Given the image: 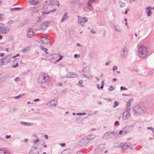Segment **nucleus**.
<instances>
[{
	"label": "nucleus",
	"instance_id": "54",
	"mask_svg": "<svg viewBox=\"0 0 154 154\" xmlns=\"http://www.w3.org/2000/svg\"><path fill=\"white\" fill-rule=\"evenodd\" d=\"M91 33H92L94 34H95L96 33V32L94 31V30L93 29H91Z\"/></svg>",
	"mask_w": 154,
	"mask_h": 154
},
{
	"label": "nucleus",
	"instance_id": "4",
	"mask_svg": "<svg viewBox=\"0 0 154 154\" xmlns=\"http://www.w3.org/2000/svg\"><path fill=\"white\" fill-rule=\"evenodd\" d=\"M133 129V128L132 125H126L125 127L123 129V133L124 135V133L126 134L131 132Z\"/></svg>",
	"mask_w": 154,
	"mask_h": 154
},
{
	"label": "nucleus",
	"instance_id": "6",
	"mask_svg": "<svg viewBox=\"0 0 154 154\" xmlns=\"http://www.w3.org/2000/svg\"><path fill=\"white\" fill-rule=\"evenodd\" d=\"M77 18L78 20L79 24L82 26H83L85 23L88 21V19L85 17H81L79 15H78Z\"/></svg>",
	"mask_w": 154,
	"mask_h": 154
},
{
	"label": "nucleus",
	"instance_id": "57",
	"mask_svg": "<svg viewBox=\"0 0 154 154\" xmlns=\"http://www.w3.org/2000/svg\"><path fill=\"white\" fill-rule=\"evenodd\" d=\"M63 57V56H62V55H60L59 58V60H61Z\"/></svg>",
	"mask_w": 154,
	"mask_h": 154
},
{
	"label": "nucleus",
	"instance_id": "51",
	"mask_svg": "<svg viewBox=\"0 0 154 154\" xmlns=\"http://www.w3.org/2000/svg\"><path fill=\"white\" fill-rule=\"evenodd\" d=\"M27 51V50L26 49V48H23V50H22V52H23V53H24V52H26V51Z\"/></svg>",
	"mask_w": 154,
	"mask_h": 154
},
{
	"label": "nucleus",
	"instance_id": "64",
	"mask_svg": "<svg viewBox=\"0 0 154 154\" xmlns=\"http://www.w3.org/2000/svg\"><path fill=\"white\" fill-rule=\"evenodd\" d=\"M104 80H103V81H102L101 82V85H104Z\"/></svg>",
	"mask_w": 154,
	"mask_h": 154
},
{
	"label": "nucleus",
	"instance_id": "50",
	"mask_svg": "<svg viewBox=\"0 0 154 154\" xmlns=\"http://www.w3.org/2000/svg\"><path fill=\"white\" fill-rule=\"evenodd\" d=\"M83 76L84 77H85L86 78H88V79H89L90 78L88 76L86 75L85 74H83Z\"/></svg>",
	"mask_w": 154,
	"mask_h": 154
},
{
	"label": "nucleus",
	"instance_id": "13",
	"mask_svg": "<svg viewBox=\"0 0 154 154\" xmlns=\"http://www.w3.org/2000/svg\"><path fill=\"white\" fill-rule=\"evenodd\" d=\"M78 75L75 73L71 72L69 74H67L66 76V78H73L75 77H77Z\"/></svg>",
	"mask_w": 154,
	"mask_h": 154
},
{
	"label": "nucleus",
	"instance_id": "29",
	"mask_svg": "<svg viewBox=\"0 0 154 154\" xmlns=\"http://www.w3.org/2000/svg\"><path fill=\"white\" fill-rule=\"evenodd\" d=\"M147 12H146L147 14L148 17H150L151 16L152 14L151 10H147Z\"/></svg>",
	"mask_w": 154,
	"mask_h": 154
},
{
	"label": "nucleus",
	"instance_id": "59",
	"mask_svg": "<svg viewBox=\"0 0 154 154\" xmlns=\"http://www.w3.org/2000/svg\"><path fill=\"white\" fill-rule=\"evenodd\" d=\"M60 145L61 146L63 147L65 146V144L64 143H60Z\"/></svg>",
	"mask_w": 154,
	"mask_h": 154
},
{
	"label": "nucleus",
	"instance_id": "60",
	"mask_svg": "<svg viewBox=\"0 0 154 154\" xmlns=\"http://www.w3.org/2000/svg\"><path fill=\"white\" fill-rule=\"evenodd\" d=\"M44 137H45V138L46 139H48V136L47 135V134L45 135L44 136Z\"/></svg>",
	"mask_w": 154,
	"mask_h": 154
},
{
	"label": "nucleus",
	"instance_id": "19",
	"mask_svg": "<svg viewBox=\"0 0 154 154\" xmlns=\"http://www.w3.org/2000/svg\"><path fill=\"white\" fill-rule=\"evenodd\" d=\"M39 0H30L29 3L33 5H35L39 3Z\"/></svg>",
	"mask_w": 154,
	"mask_h": 154
},
{
	"label": "nucleus",
	"instance_id": "37",
	"mask_svg": "<svg viewBox=\"0 0 154 154\" xmlns=\"http://www.w3.org/2000/svg\"><path fill=\"white\" fill-rule=\"evenodd\" d=\"M86 114V112H83L82 113H79L76 114L77 115L81 116L82 115H85Z\"/></svg>",
	"mask_w": 154,
	"mask_h": 154
},
{
	"label": "nucleus",
	"instance_id": "17",
	"mask_svg": "<svg viewBox=\"0 0 154 154\" xmlns=\"http://www.w3.org/2000/svg\"><path fill=\"white\" fill-rule=\"evenodd\" d=\"M47 5L48 4V7L54 5V2L53 0H47L45 2Z\"/></svg>",
	"mask_w": 154,
	"mask_h": 154
},
{
	"label": "nucleus",
	"instance_id": "46",
	"mask_svg": "<svg viewBox=\"0 0 154 154\" xmlns=\"http://www.w3.org/2000/svg\"><path fill=\"white\" fill-rule=\"evenodd\" d=\"M74 57L75 58H77L78 57H80V55H79V54H75L74 55Z\"/></svg>",
	"mask_w": 154,
	"mask_h": 154
},
{
	"label": "nucleus",
	"instance_id": "22",
	"mask_svg": "<svg viewBox=\"0 0 154 154\" xmlns=\"http://www.w3.org/2000/svg\"><path fill=\"white\" fill-rule=\"evenodd\" d=\"M69 149H67L61 152V154H69L70 153L69 152Z\"/></svg>",
	"mask_w": 154,
	"mask_h": 154
},
{
	"label": "nucleus",
	"instance_id": "12",
	"mask_svg": "<svg viewBox=\"0 0 154 154\" xmlns=\"http://www.w3.org/2000/svg\"><path fill=\"white\" fill-rule=\"evenodd\" d=\"M40 41L43 44H48L50 40L49 39L46 37H42L40 39Z\"/></svg>",
	"mask_w": 154,
	"mask_h": 154
},
{
	"label": "nucleus",
	"instance_id": "33",
	"mask_svg": "<svg viewBox=\"0 0 154 154\" xmlns=\"http://www.w3.org/2000/svg\"><path fill=\"white\" fill-rule=\"evenodd\" d=\"M39 141V139H36L33 140V143L34 144V145H36V143Z\"/></svg>",
	"mask_w": 154,
	"mask_h": 154
},
{
	"label": "nucleus",
	"instance_id": "16",
	"mask_svg": "<svg viewBox=\"0 0 154 154\" xmlns=\"http://www.w3.org/2000/svg\"><path fill=\"white\" fill-rule=\"evenodd\" d=\"M44 76L41 75L40 76L38 79V82L39 83L41 84H43L45 82V80Z\"/></svg>",
	"mask_w": 154,
	"mask_h": 154
},
{
	"label": "nucleus",
	"instance_id": "62",
	"mask_svg": "<svg viewBox=\"0 0 154 154\" xmlns=\"http://www.w3.org/2000/svg\"><path fill=\"white\" fill-rule=\"evenodd\" d=\"M28 141V139L26 138L24 139L23 140V141L25 142H26Z\"/></svg>",
	"mask_w": 154,
	"mask_h": 154
},
{
	"label": "nucleus",
	"instance_id": "10",
	"mask_svg": "<svg viewBox=\"0 0 154 154\" xmlns=\"http://www.w3.org/2000/svg\"><path fill=\"white\" fill-rule=\"evenodd\" d=\"M129 116L130 113L129 112L126 110L123 113L122 119L124 120H126L129 117Z\"/></svg>",
	"mask_w": 154,
	"mask_h": 154
},
{
	"label": "nucleus",
	"instance_id": "25",
	"mask_svg": "<svg viewBox=\"0 0 154 154\" xmlns=\"http://www.w3.org/2000/svg\"><path fill=\"white\" fill-rule=\"evenodd\" d=\"M83 83V81L82 80H80L79 82V86L81 87H83L84 86V85H82Z\"/></svg>",
	"mask_w": 154,
	"mask_h": 154
},
{
	"label": "nucleus",
	"instance_id": "8",
	"mask_svg": "<svg viewBox=\"0 0 154 154\" xmlns=\"http://www.w3.org/2000/svg\"><path fill=\"white\" fill-rule=\"evenodd\" d=\"M121 54L124 58H127L128 55V49L126 47H125L121 51Z\"/></svg>",
	"mask_w": 154,
	"mask_h": 154
},
{
	"label": "nucleus",
	"instance_id": "28",
	"mask_svg": "<svg viewBox=\"0 0 154 154\" xmlns=\"http://www.w3.org/2000/svg\"><path fill=\"white\" fill-rule=\"evenodd\" d=\"M119 105V103L117 101H115L114 102V105L112 107L113 108H116L117 106H118Z\"/></svg>",
	"mask_w": 154,
	"mask_h": 154
},
{
	"label": "nucleus",
	"instance_id": "41",
	"mask_svg": "<svg viewBox=\"0 0 154 154\" xmlns=\"http://www.w3.org/2000/svg\"><path fill=\"white\" fill-rule=\"evenodd\" d=\"M13 22L14 21L12 20H10L8 22V24L9 25H10L13 23Z\"/></svg>",
	"mask_w": 154,
	"mask_h": 154
},
{
	"label": "nucleus",
	"instance_id": "52",
	"mask_svg": "<svg viewBox=\"0 0 154 154\" xmlns=\"http://www.w3.org/2000/svg\"><path fill=\"white\" fill-rule=\"evenodd\" d=\"M145 10H152V7L151 6H149L148 7L146 8Z\"/></svg>",
	"mask_w": 154,
	"mask_h": 154
},
{
	"label": "nucleus",
	"instance_id": "34",
	"mask_svg": "<svg viewBox=\"0 0 154 154\" xmlns=\"http://www.w3.org/2000/svg\"><path fill=\"white\" fill-rule=\"evenodd\" d=\"M120 90L121 91L122 90H127L128 89L126 88V87H125L123 86H121L120 87Z\"/></svg>",
	"mask_w": 154,
	"mask_h": 154
},
{
	"label": "nucleus",
	"instance_id": "44",
	"mask_svg": "<svg viewBox=\"0 0 154 154\" xmlns=\"http://www.w3.org/2000/svg\"><path fill=\"white\" fill-rule=\"evenodd\" d=\"M55 4L57 6H59L60 3L58 1H56L55 2Z\"/></svg>",
	"mask_w": 154,
	"mask_h": 154
},
{
	"label": "nucleus",
	"instance_id": "18",
	"mask_svg": "<svg viewBox=\"0 0 154 154\" xmlns=\"http://www.w3.org/2000/svg\"><path fill=\"white\" fill-rule=\"evenodd\" d=\"M114 28L117 32H121V31L120 27L119 25H114Z\"/></svg>",
	"mask_w": 154,
	"mask_h": 154
},
{
	"label": "nucleus",
	"instance_id": "38",
	"mask_svg": "<svg viewBox=\"0 0 154 154\" xmlns=\"http://www.w3.org/2000/svg\"><path fill=\"white\" fill-rule=\"evenodd\" d=\"M113 90V88L112 86H111L109 88L108 90L109 91H112Z\"/></svg>",
	"mask_w": 154,
	"mask_h": 154
},
{
	"label": "nucleus",
	"instance_id": "3",
	"mask_svg": "<svg viewBox=\"0 0 154 154\" xmlns=\"http://www.w3.org/2000/svg\"><path fill=\"white\" fill-rule=\"evenodd\" d=\"M95 137L94 134L88 135L85 137L82 140V143H84V145L87 144L90 140L93 139Z\"/></svg>",
	"mask_w": 154,
	"mask_h": 154
},
{
	"label": "nucleus",
	"instance_id": "35",
	"mask_svg": "<svg viewBox=\"0 0 154 154\" xmlns=\"http://www.w3.org/2000/svg\"><path fill=\"white\" fill-rule=\"evenodd\" d=\"M23 8H11L10 10H21Z\"/></svg>",
	"mask_w": 154,
	"mask_h": 154
},
{
	"label": "nucleus",
	"instance_id": "48",
	"mask_svg": "<svg viewBox=\"0 0 154 154\" xmlns=\"http://www.w3.org/2000/svg\"><path fill=\"white\" fill-rule=\"evenodd\" d=\"M125 3H123L121 4V5H120V7H125Z\"/></svg>",
	"mask_w": 154,
	"mask_h": 154
},
{
	"label": "nucleus",
	"instance_id": "23",
	"mask_svg": "<svg viewBox=\"0 0 154 154\" xmlns=\"http://www.w3.org/2000/svg\"><path fill=\"white\" fill-rule=\"evenodd\" d=\"M31 123L29 122H26L23 121H21L20 122V124L22 125H24L26 126H30L31 125Z\"/></svg>",
	"mask_w": 154,
	"mask_h": 154
},
{
	"label": "nucleus",
	"instance_id": "14",
	"mask_svg": "<svg viewBox=\"0 0 154 154\" xmlns=\"http://www.w3.org/2000/svg\"><path fill=\"white\" fill-rule=\"evenodd\" d=\"M7 56H6L4 58L0 60V66H2L3 65L6 64L8 63L7 61L5 62L4 60H6L7 58Z\"/></svg>",
	"mask_w": 154,
	"mask_h": 154
},
{
	"label": "nucleus",
	"instance_id": "61",
	"mask_svg": "<svg viewBox=\"0 0 154 154\" xmlns=\"http://www.w3.org/2000/svg\"><path fill=\"white\" fill-rule=\"evenodd\" d=\"M39 101V99H35L34 100V102L38 101Z\"/></svg>",
	"mask_w": 154,
	"mask_h": 154
},
{
	"label": "nucleus",
	"instance_id": "45",
	"mask_svg": "<svg viewBox=\"0 0 154 154\" xmlns=\"http://www.w3.org/2000/svg\"><path fill=\"white\" fill-rule=\"evenodd\" d=\"M14 80L16 82H19L20 81V79L18 77H16L15 79Z\"/></svg>",
	"mask_w": 154,
	"mask_h": 154
},
{
	"label": "nucleus",
	"instance_id": "43",
	"mask_svg": "<svg viewBox=\"0 0 154 154\" xmlns=\"http://www.w3.org/2000/svg\"><path fill=\"white\" fill-rule=\"evenodd\" d=\"M148 129L151 130H152V131H154V128H152V127H148L147 128Z\"/></svg>",
	"mask_w": 154,
	"mask_h": 154
},
{
	"label": "nucleus",
	"instance_id": "53",
	"mask_svg": "<svg viewBox=\"0 0 154 154\" xmlns=\"http://www.w3.org/2000/svg\"><path fill=\"white\" fill-rule=\"evenodd\" d=\"M44 77L45 78L44 79H45V82H46V81H47L48 79V77L45 76H44Z\"/></svg>",
	"mask_w": 154,
	"mask_h": 154
},
{
	"label": "nucleus",
	"instance_id": "36",
	"mask_svg": "<svg viewBox=\"0 0 154 154\" xmlns=\"http://www.w3.org/2000/svg\"><path fill=\"white\" fill-rule=\"evenodd\" d=\"M4 30H5L4 31H3V32H2V33H7L8 31H9V30H8L7 29H4Z\"/></svg>",
	"mask_w": 154,
	"mask_h": 154
},
{
	"label": "nucleus",
	"instance_id": "63",
	"mask_svg": "<svg viewBox=\"0 0 154 154\" xmlns=\"http://www.w3.org/2000/svg\"><path fill=\"white\" fill-rule=\"evenodd\" d=\"M77 46L78 47H80L81 46V45L80 44L78 43L77 44Z\"/></svg>",
	"mask_w": 154,
	"mask_h": 154
},
{
	"label": "nucleus",
	"instance_id": "1",
	"mask_svg": "<svg viewBox=\"0 0 154 154\" xmlns=\"http://www.w3.org/2000/svg\"><path fill=\"white\" fill-rule=\"evenodd\" d=\"M148 50L147 48L144 45H142L138 48V54L141 58H143L147 55Z\"/></svg>",
	"mask_w": 154,
	"mask_h": 154
},
{
	"label": "nucleus",
	"instance_id": "42",
	"mask_svg": "<svg viewBox=\"0 0 154 154\" xmlns=\"http://www.w3.org/2000/svg\"><path fill=\"white\" fill-rule=\"evenodd\" d=\"M117 67L116 66H113V67L112 69V70L113 71H115V70H117Z\"/></svg>",
	"mask_w": 154,
	"mask_h": 154
},
{
	"label": "nucleus",
	"instance_id": "49",
	"mask_svg": "<svg viewBox=\"0 0 154 154\" xmlns=\"http://www.w3.org/2000/svg\"><path fill=\"white\" fill-rule=\"evenodd\" d=\"M119 121H116L115 122V125H119Z\"/></svg>",
	"mask_w": 154,
	"mask_h": 154
},
{
	"label": "nucleus",
	"instance_id": "21",
	"mask_svg": "<svg viewBox=\"0 0 154 154\" xmlns=\"http://www.w3.org/2000/svg\"><path fill=\"white\" fill-rule=\"evenodd\" d=\"M133 99H131L129 100L127 103L126 104V106L127 107V109L129 110L130 109V108L129 107V106L131 105V101Z\"/></svg>",
	"mask_w": 154,
	"mask_h": 154
},
{
	"label": "nucleus",
	"instance_id": "2",
	"mask_svg": "<svg viewBox=\"0 0 154 154\" xmlns=\"http://www.w3.org/2000/svg\"><path fill=\"white\" fill-rule=\"evenodd\" d=\"M38 145H34L32 146L30 150L29 154H38L42 150V149L41 148L37 147Z\"/></svg>",
	"mask_w": 154,
	"mask_h": 154
},
{
	"label": "nucleus",
	"instance_id": "40",
	"mask_svg": "<svg viewBox=\"0 0 154 154\" xmlns=\"http://www.w3.org/2000/svg\"><path fill=\"white\" fill-rule=\"evenodd\" d=\"M19 64L18 63H16V65H13L12 67L14 68H15L18 66Z\"/></svg>",
	"mask_w": 154,
	"mask_h": 154
},
{
	"label": "nucleus",
	"instance_id": "39",
	"mask_svg": "<svg viewBox=\"0 0 154 154\" xmlns=\"http://www.w3.org/2000/svg\"><path fill=\"white\" fill-rule=\"evenodd\" d=\"M25 23H20L18 27H22L23 26H24Z\"/></svg>",
	"mask_w": 154,
	"mask_h": 154
},
{
	"label": "nucleus",
	"instance_id": "55",
	"mask_svg": "<svg viewBox=\"0 0 154 154\" xmlns=\"http://www.w3.org/2000/svg\"><path fill=\"white\" fill-rule=\"evenodd\" d=\"M111 63V61H109L106 62L105 63V65H109Z\"/></svg>",
	"mask_w": 154,
	"mask_h": 154
},
{
	"label": "nucleus",
	"instance_id": "9",
	"mask_svg": "<svg viewBox=\"0 0 154 154\" xmlns=\"http://www.w3.org/2000/svg\"><path fill=\"white\" fill-rule=\"evenodd\" d=\"M50 25V23L48 21L43 23L41 25V29L45 30Z\"/></svg>",
	"mask_w": 154,
	"mask_h": 154
},
{
	"label": "nucleus",
	"instance_id": "5",
	"mask_svg": "<svg viewBox=\"0 0 154 154\" xmlns=\"http://www.w3.org/2000/svg\"><path fill=\"white\" fill-rule=\"evenodd\" d=\"M134 113L136 115L142 114L143 112V110L141 107L139 105H136L133 109Z\"/></svg>",
	"mask_w": 154,
	"mask_h": 154
},
{
	"label": "nucleus",
	"instance_id": "15",
	"mask_svg": "<svg viewBox=\"0 0 154 154\" xmlns=\"http://www.w3.org/2000/svg\"><path fill=\"white\" fill-rule=\"evenodd\" d=\"M110 135L111 134L110 132H107L104 134L103 137V139H107L112 137V136H110Z\"/></svg>",
	"mask_w": 154,
	"mask_h": 154
},
{
	"label": "nucleus",
	"instance_id": "30",
	"mask_svg": "<svg viewBox=\"0 0 154 154\" xmlns=\"http://www.w3.org/2000/svg\"><path fill=\"white\" fill-rule=\"evenodd\" d=\"M116 131L114 130L112 131L111 132H110L111 135V136H112V137L115 136L116 135Z\"/></svg>",
	"mask_w": 154,
	"mask_h": 154
},
{
	"label": "nucleus",
	"instance_id": "7",
	"mask_svg": "<svg viewBox=\"0 0 154 154\" xmlns=\"http://www.w3.org/2000/svg\"><path fill=\"white\" fill-rule=\"evenodd\" d=\"M104 146L102 144H100L96 148L95 152L97 154H100L103 151Z\"/></svg>",
	"mask_w": 154,
	"mask_h": 154
},
{
	"label": "nucleus",
	"instance_id": "11",
	"mask_svg": "<svg viewBox=\"0 0 154 154\" xmlns=\"http://www.w3.org/2000/svg\"><path fill=\"white\" fill-rule=\"evenodd\" d=\"M34 33L33 32V29L31 28H30L27 31V35L29 38L32 37L34 35Z\"/></svg>",
	"mask_w": 154,
	"mask_h": 154
},
{
	"label": "nucleus",
	"instance_id": "32",
	"mask_svg": "<svg viewBox=\"0 0 154 154\" xmlns=\"http://www.w3.org/2000/svg\"><path fill=\"white\" fill-rule=\"evenodd\" d=\"M41 49L42 50L44 51L45 53L46 54H48V53L47 52V51L48 50V49L46 48H45L43 47H42L41 48Z\"/></svg>",
	"mask_w": 154,
	"mask_h": 154
},
{
	"label": "nucleus",
	"instance_id": "27",
	"mask_svg": "<svg viewBox=\"0 0 154 154\" xmlns=\"http://www.w3.org/2000/svg\"><path fill=\"white\" fill-rule=\"evenodd\" d=\"M0 154H9V153L5 152L4 150H0Z\"/></svg>",
	"mask_w": 154,
	"mask_h": 154
},
{
	"label": "nucleus",
	"instance_id": "47",
	"mask_svg": "<svg viewBox=\"0 0 154 154\" xmlns=\"http://www.w3.org/2000/svg\"><path fill=\"white\" fill-rule=\"evenodd\" d=\"M11 135H7L5 137V138L6 139H9V138H10L11 137Z\"/></svg>",
	"mask_w": 154,
	"mask_h": 154
},
{
	"label": "nucleus",
	"instance_id": "26",
	"mask_svg": "<svg viewBox=\"0 0 154 154\" xmlns=\"http://www.w3.org/2000/svg\"><path fill=\"white\" fill-rule=\"evenodd\" d=\"M24 95V94H20L18 96H17L16 97H14V98L15 99H17L20 97H21L23 96Z\"/></svg>",
	"mask_w": 154,
	"mask_h": 154
},
{
	"label": "nucleus",
	"instance_id": "56",
	"mask_svg": "<svg viewBox=\"0 0 154 154\" xmlns=\"http://www.w3.org/2000/svg\"><path fill=\"white\" fill-rule=\"evenodd\" d=\"M123 131V130H121L119 132V135H121L122 134V133Z\"/></svg>",
	"mask_w": 154,
	"mask_h": 154
},
{
	"label": "nucleus",
	"instance_id": "58",
	"mask_svg": "<svg viewBox=\"0 0 154 154\" xmlns=\"http://www.w3.org/2000/svg\"><path fill=\"white\" fill-rule=\"evenodd\" d=\"M5 55V54L0 53V57H3Z\"/></svg>",
	"mask_w": 154,
	"mask_h": 154
},
{
	"label": "nucleus",
	"instance_id": "20",
	"mask_svg": "<svg viewBox=\"0 0 154 154\" xmlns=\"http://www.w3.org/2000/svg\"><path fill=\"white\" fill-rule=\"evenodd\" d=\"M67 13L66 12L64 13L63 17V18L61 20V22H64L65 20H66L68 18V17H67Z\"/></svg>",
	"mask_w": 154,
	"mask_h": 154
},
{
	"label": "nucleus",
	"instance_id": "24",
	"mask_svg": "<svg viewBox=\"0 0 154 154\" xmlns=\"http://www.w3.org/2000/svg\"><path fill=\"white\" fill-rule=\"evenodd\" d=\"M56 10H51L50 11H48L47 12H45V11L42 12V15H44L45 14H49L50 12H52L54 11H55Z\"/></svg>",
	"mask_w": 154,
	"mask_h": 154
},
{
	"label": "nucleus",
	"instance_id": "31",
	"mask_svg": "<svg viewBox=\"0 0 154 154\" xmlns=\"http://www.w3.org/2000/svg\"><path fill=\"white\" fill-rule=\"evenodd\" d=\"M36 20L38 22H41L42 20V17L41 16H39L37 17L36 18Z\"/></svg>",
	"mask_w": 154,
	"mask_h": 154
}]
</instances>
